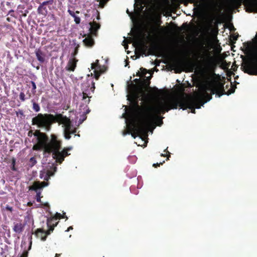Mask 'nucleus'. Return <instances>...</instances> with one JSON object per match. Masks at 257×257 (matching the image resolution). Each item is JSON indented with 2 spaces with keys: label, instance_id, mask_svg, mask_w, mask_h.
Returning a JSON list of instances; mask_svg holds the SVG:
<instances>
[{
  "label": "nucleus",
  "instance_id": "nucleus-1",
  "mask_svg": "<svg viewBox=\"0 0 257 257\" xmlns=\"http://www.w3.org/2000/svg\"><path fill=\"white\" fill-rule=\"evenodd\" d=\"M158 91L157 88L149 94H146L143 88L131 90L127 95L130 109L125 106L124 112H161L177 108L183 110L188 108L190 112H194L196 108H200L209 101L214 93L212 85L208 82L201 84L198 93L191 98L161 97Z\"/></svg>",
  "mask_w": 257,
  "mask_h": 257
},
{
  "label": "nucleus",
  "instance_id": "nucleus-2",
  "mask_svg": "<svg viewBox=\"0 0 257 257\" xmlns=\"http://www.w3.org/2000/svg\"><path fill=\"white\" fill-rule=\"evenodd\" d=\"M162 113H122L121 117L125 119L127 131L123 135L131 133L135 138L137 136L147 137L149 131L153 132L157 125L163 124Z\"/></svg>",
  "mask_w": 257,
  "mask_h": 257
},
{
  "label": "nucleus",
  "instance_id": "nucleus-3",
  "mask_svg": "<svg viewBox=\"0 0 257 257\" xmlns=\"http://www.w3.org/2000/svg\"><path fill=\"white\" fill-rule=\"evenodd\" d=\"M34 135L37 138L38 143L43 148L44 152L52 153V157L57 163L61 164L65 158L70 155L68 151L72 150L71 147L65 148L62 151H60L61 148V142L57 140L56 136L52 135L51 140L48 142L47 136L39 130L36 131Z\"/></svg>",
  "mask_w": 257,
  "mask_h": 257
},
{
  "label": "nucleus",
  "instance_id": "nucleus-4",
  "mask_svg": "<svg viewBox=\"0 0 257 257\" xmlns=\"http://www.w3.org/2000/svg\"><path fill=\"white\" fill-rule=\"evenodd\" d=\"M38 113V115L32 119V124L39 127L50 128L53 123L58 122L64 127V135L66 140L71 138V135L76 133L77 128L75 127L69 117L64 116L62 113Z\"/></svg>",
  "mask_w": 257,
  "mask_h": 257
},
{
  "label": "nucleus",
  "instance_id": "nucleus-5",
  "mask_svg": "<svg viewBox=\"0 0 257 257\" xmlns=\"http://www.w3.org/2000/svg\"><path fill=\"white\" fill-rule=\"evenodd\" d=\"M134 11L135 15L129 12L127 9V13L128 14L133 21L136 20V17L141 15V12L146 5H151V10L150 14V19L151 22L156 26H159L161 23V16L163 13L162 0H135Z\"/></svg>",
  "mask_w": 257,
  "mask_h": 257
},
{
  "label": "nucleus",
  "instance_id": "nucleus-6",
  "mask_svg": "<svg viewBox=\"0 0 257 257\" xmlns=\"http://www.w3.org/2000/svg\"><path fill=\"white\" fill-rule=\"evenodd\" d=\"M242 0H215L208 5V8L211 13L220 11L224 6L228 9H234L239 6ZM244 5L248 12L257 13V0H244Z\"/></svg>",
  "mask_w": 257,
  "mask_h": 257
},
{
  "label": "nucleus",
  "instance_id": "nucleus-7",
  "mask_svg": "<svg viewBox=\"0 0 257 257\" xmlns=\"http://www.w3.org/2000/svg\"><path fill=\"white\" fill-rule=\"evenodd\" d=\"M245 53L255 61L253 64L249 62H246L242 65L243 70L245 73L250 75H257V34L253 39L252 42H247L244 44Z\"/></svg>",
  "mask_w": 257,
  "mask_h": 257
},
{
  "label": "nucleus",
  "instance_id": "nucleus-8",
  "mask_svg": "<svg viewBox=\"0 0 257 257\" xmlns=\"http://www.w3.org/2000/svg\"><path fill=\"white\" fill-rule=\"evenodd\" d=\"M81 87L82 100L85 103H87L89 101V98L91 97L90 95L94 90V83L91 79H89L86 82H84L82 84Z\"/></svg>",
  "mask_w": 257,
  "mask_h": 257
},
{
  "label": "nucleus",
  "instance_id": "nucleus-9",
  "mask_svg": "<svg viewBox=\"0 0 257 257\" xmlns=\"http://www.w3.org/2000/svg\"><path fill=\"white\" fill-rule=\"evenodd\" d=\"M216 64L214 59L207 55L203 62V70L204 73L210 74L214 72Z\"/></svg>",
  "mask_w": 257,
  "mask_h": 257
},
{
  "label": "nucleus",
  "instance_id": "nucleus-10",
  "mask_svg": "<svg viewBox=\"0 0 257 257\" xmlns=\"http://www.w3.org/2000/svg\"><path fill=\"white\" fill-rule=\"evenodd\" d=\"M134 46L138 49H143L145 46V37L141 35H137L134 38Z\"/></svg>",
  "mask_w": 257,
  "mask_h": 257
},
{
  "label": "nucleus",
  "instance_id": "nucleus-11",
  "mask_svg": "<svg viewBox=\"0 0 257 257\" xmlns=\"http://www.w3.org/2000/svg\"><path fill=\"white\" fill-rule=\"evenodd\" d=\"M99 61L96 60L95 63L91 64V69L93 70V73L95 77L97 79L101 73L104 72V70L101 68V66L98 64Z\"/></svg>",
  "mask_w": 257,
  "mask_h": 257
},
{
  "label": "nucleus",
  "instance_id": "nucleus-12",
  "mask_svg": "<svg viewBox=\"0 0 257 257\" xmlns=\"http://www.w3.org/2000/svg\"><path fill=\"white\" fill-rule=\"evenodd\" d=\"M26 224L21 222L14 223L13 229L17 233L20 234L24 231Z\"/></svg>",
  "mask_w": 257,
  "mask_h": 257
},
{
  "label": "nucleus",
  "instance_id": "nucleus-13",
  "mask_svg": "<svg viewBox=\"0 0 257 257\" xmlns=\"http://www.w3.org/2000/svg\"><path fill=\"white\" fill-rule=\"evenodd\" d=\"M34 233L37 237L40 238L41 240L45 241L46 240L45 231L43 229L38 228Z\"/></svg>",
  "mask_w": 257,
  "mask_h": 257
},
{
  "label": "nucleus",
  "instance_id": "nucleus-14",
  "mask_svg": "<svg viewBox=\"0 0 257 257\" xmlns=\"http://www.w3.org/2000/svg\"><path fill=\"white\" fill-rule=\"evenodd\" d=\"M89 31L91 34L95 35V33L100 28L99 24L95 22H90L89 23Z\"/></svg>",
  "mask_w": 257,
  "mask_h": 257
},
{
  "label": "nucleus",
  "instance_id": "nucleus-15",
  "mask_svg": "<svg viewBox=\"0 0 257 257\" xmlns=\"http://www.w3.org/2000/svg\"><path fill=\"white\" fill-rule=\"evenodd\" d=\"M77 60L75 58L69 60L66 66L67 70L73 71L76 66Z\"/></svg>",
  "mask_w": 257,
  "mask_h": 257
},
{
  "label": "nucleus",
  "instance_id": "nucleus-16",
  "mask_svg": "<svg viewBox=\"0 0 257 257\" xmlns=\"http://www.w3.org/2000/svg\"><path fill=\"white\" fill-rule=\"evenodd\" d=\"M42 184H44V185L42 186H41V184L39 182H35L33 185L30 186L29 187V190H33L37 192L38 191V189H41L44 185H45V183L43 182Z\"/></svg>",
  "mask_w": 257,
  "mask_h": 257
},
{
  "label": "nucleus",
  "instance_id": "nucleus-17",
  "mask_svg": "<svg viewBox=\"0 0 257 257\" xmlns=\"http://www.w3.org/2000/svg\"><path fill=\"white\" fill-rule=\"evenodd\" d=\"M83 42L84 45L88 47H91L94 44V40L90 35H88Z\"/></svg>",
  "mask_w": 257,
  "mask_h": 257
},
{
  "label": "nucleus",
  "instance_id": "nucleus-18",
  "mask_svg": "<svg viewBox=\"0 0 257 257\" xmlns=\"http://www.w3.org/2000/svg\"><path fill=\"white\" fill-rule=\"evenodd\" d=\"M49 1H45L44 2H43L40 5V6L39 7L38 9V12L40 14H46L47 13V10H46V8L45 7H44V6L48 4L49 3Z\"/></svg>",
  "mask_w": 257,
  "mask_h": 257
},
{
  "label": "nucleus",
  "instance_id": "nucleus-19",
  "mask_svg": "<svg viewBox=\"0 0 257 257\" xmlns=\"http://www.w3.org/2000/svg\"><path fill=\"white\" fill-rule=\"evenodd\" d=\"M58 223V221L53 217L47 219V224L48 227L53 226L55 227Z\"/></svg>",
  "mask_w": 257,
  "mask_h": 257
},
{
  "label": "nucleus",
  "instance_id": "nucleus-20",
  "mask_svg": "<svg viewBox=\"0 0 257 257\" xmlns=\"http://www.w3.org/2000/svg\"><path fill=\"white\" fill-rule=\"evenodd\" d=\"M36 55L37 59L41 62H43L45 60L44 57L42 52L38 50L36 52Z\"/></svg>",
  "mask_w": 257,
  "mask_h": 257
},
{
  "label": "nucleus",
  "instance_id": "nucleus-21",
  "mask_svg": "<svg viewBox=\"0 0 257 257\" xmlns=\"http://www.w3.org/2000/svg\"><path fill=\"white\" fill-rule=\"evenodd\" d=\"M29 162L30 163V165L31 167L34 166L37 163V160L36 159V158L34 157L31 158L29 160Z\"/></svg>",
  "mask_w": 257,
  "mask_h": 257
},
{
  "label": "nucleus",
  "instance_id": "nucleus-22",
  "mask_svg": "<svg viewBox=\"0 0 257 257\" xmlns=\"http://www.w3.org/2000/svg\"><path fill=\"white\" fill-rule=\"evenodd\" d=\"M33 110L36 112H38L40 110V106H39V105L35 102H33Z\"/></svg>",
  "mask_w": 257,
  "mask_h": 257
},
{
  "label": "nucleus",
  "instance_id": "nucleus-23",
  "mask_svg": "<svg viewBox=\"0 0 257 257\" xmlns=\"http://www.w3.org/2000/svg\"><path fill=\"white\" fill-rule=\"evenodd\" d=\"M15 164H16V159L14 158H13L12 160L11 169H12V170L15 171L17 170V169L15 167Z\"/></svg>",
  "mask_w": 257,
  "mask_h": 257
},
{
  "label": "nucleus",
  "instance_id": "nucleus-24",
  "mask_svg": "<svg viewBox=\"0 0 257 257\" xmlns=\"http://www.w3.org/2000/svg\"><path fill=\"white\" fill-rule=\"evenodd\" d=\"M41 192L40 191H39L38 192H37V194H36V200H37V201L38 202H41Z\"/></svg>",
  "mask_w": 257,
  "mask_h": 257
},
{
  "label": "nucleus",
  "instance_id": "nucleus-25",
  "mask_svg": "<svg viewBox=\"0 0 257 257\" xmlns=\"http://www.w3.org/2000/svg\"><path fill=\"white\" fill-rule=\"evenodd\" d=\"M86 114L87 113L83 114V115H82V118H80L79 119V122H78V125H79L80 124H81L86 119V118H87Z\"/></svg>",
  "mask_w": 257,
  "mask_h": 257
},
{
  "label": "nucleus",
  "instance_id": "nucleus-26",
  "mask_svg": "<svg viewBox=\"0 0 257 257\" xmlns=\"http://www.w3.org/2000/svg\"><path fill=\"white\" fill-rule=\"evenodd\" d=\"M57 220L58 219H60L61 218H64V217L62 216V215L59 213H56V214L53 216Z\"/></svg>",
  "mask_w": 257,
  "mask_h": 257
},
{
  "label": "nucleus",
  "instance_id": "nucleus-27",
  "mask_svg": "<svg viewBox=\"0 0 257 257\" xmlns=\"http://www.w3.org/2000/svg\"><path fill=\"white\" fill-rule=\"evenodd\" d=\"M73 18H74V22L76 24H79L80 23L81 20L80 18L79 17L75 15L74 17H73Z\"/></svg>",
  "mask_w": 257,
  "mask_h": 257
},
{
  "label": "nucleus",
  "instance_id": "nucleus-28",
  "mask_svg": "<svg viewBox=\"0 0 257 257\" xmlns=\"http://www.w3.org/2000/svg\"><path fill=\"white\" fill-rule=\"evenodd\" d=\"M53 230L54 227H53V226H51L50 227H49V229L47 231H45L46 238L47 237V236L51 233V232L53 231Z\"/></svg>",
  "mask_w": 257,
  "mask_h": 257
},
{
  "label": "nucleus",
  "instance_id": "nucleus-29",
  "mask_svg": "<svg viewBox=\"0 0 257 257\" xmlns=\"http://www.w3.org/2000/svg\"><path fill=\"white\" fill-rule=\"evenodd\" d=\"M20 99L24 101L25 100V94L24 92H21L20 94Z\"/></svg>",
  "mask_w": 257,
  "mask_h": 257
},
{
  "label": "nucleus",
  "instance_id": "nucleus-30",
  "mask_svg": "<svg viewBox=\"0 0 257 257\" xmlns=\"http://www.w3.org/2000/svg\"><path fill=\"white\" fill-rule=\"evenodd\" d=\"M41 149H43V148L40 147L39 143H38L37 145H34L33 147V149L34 150H39Z\"/></svg>",
  "mask_w": 257,
  "mask_h": 257
},
{
  "label": "nucleus",
  "instance_id": "nucleus-31",
  "mask_svg": "<svg viewBox=\"0 0 257 257\" xmlns=\"http://www.w3.org/2000/svg\"><path fill=\"white\" fill-rule=\"evenodd\" d=\"M28 251L27 250H24L22 254L21 255L20 257H28Z\"/></svg>",
  "mask_w": 257,
  "mask_h": 257
},
{
  "label": "nucleus",
  "instance_id": "nucleus-32",
  "mask_svg": "<svg viewBox=\"0 0 257 257\" xmlns=\"http://www.w3.org/2000/svg\"><path fill=\"white\" fill-rule=\"evenodd\" d=\"M99 4L102 7H103L104 4L108 1V0H99Z\"/></svg>",
  "mask_w": 257,
  "mask_h": 257
},
{
  "label": "nucleus",
  "instance_id": "nucleus-33",
  "mask_svg": "<svg viewBox=\"0 0 257 257\" xmlns=\"http://www.w3.org/2000/svg\"><path fill=\"white\" fill-rule=\"evenodd\" d=\"M68 13L72 17H74V16L75 15V13L70 9L68 10Z\"/></svg>",
  "mask_w": 257,
  "mask_h": 257
},
{
  "label": "nucleus",
  "instance_id": "nucleus-34",
  "mask_svg": "<svg viewBox=\"0 0 257 257\" xmlns=\"http://www.w3.org/2000/svg\"><path fill=\"white\" fill-rule=\"evenodd\" d=\"M6 209L7 210L10 211V212H12L13 211V207L8 205L6 206Z\"/></svg>",
  "mask_w": 257,
  "mask_h": 257
},
{
  "label": "nucleus",
  "instance_id": "nucleus-35",
  "mask_svg": "<svg viewBox=\"0 0 257 257\" xmlns=\"http://www.w3.org/2000/svg\"><path fill=\"white\" fill-rule=\"evenodd\" d=\"M164 163V161H163V163H156V164H154L153 165V166L155 168H157L158 167H159L160 166V165H162L163 163Z\"/></svg>",
  "mask_w": 257,
  "mask_h": 257
},
{
  "label": "nucleus",
  "instance_id": "nucleus-36",
  "mask_svg": "<svg viewBox=\"0 0 257 257\" xmlns=\"http://www.w3.org/2000/svg\"><path fill=\"white\" fill-rule=\"evenodd\" d=\"M123 46L124 47L125 49L126 50L128 48V46L126 44V41L125 40H123Z\"/></svg>",
  "mask_w": 257,
  "mask_h": 257
},
{
  "label": "nucleus",
  "instance_id": "nucleus-37",
  "mask_svg": "<svg viewBox=\"0 0 257 257\" xmlns=\"http://www.w3.org/2000/svg\"><path fill=\"white\" fill-rule=\"evenodd\" d=\"M31 83L32 85L33 89L35 90L36 89V85L34 81H31Z\"/></svg>",
  "mask_w": 257,
  "mask_h": 257
},
{
  "label": "nucleus",
  "instance_id": "nucleus-38",
  "mask_svg": "<svg viewBox=\"0 0 257 257\" xmlns=\"http://www.w3.org/2000/svg\"><path fill=\"white\" fill-rule=\"evenodd\" d=\"M53 174V173L51 171H47V175L48 176H52Z\"/></svg>",
  "mask_w": 257,
  "mask_h": 257
},
{
  "label": "nucleus",
  "instance_id": "nucleus-39",
  "mask_svg": "<svg viewBox=\"0 0 257 257\" xmlns=\"http://www.w3.org/2000/svg\"><path fill=\"white\" fill-rule=\"evenodd\" d=\"M43 205H44L45 206L47 207H48V208H49V207H50L49 204V203H48V202H46V203H44V204H43Z\"/></svg>",
  "mask_w": 257,
  "mask_h": 257
},
{
  "label": "nucleus",
  "instance_id": "nucleus-40",
  "mask_svg": "<svg viewBox=\"0 0 257 257\" xmlns=\"http://www.w3.org/2000/svg\"><path fill=\"white\" fill-rule=\"evenodd\" d=\"M141 70H142V74L141 75V76H142V75H145V73L144 71H146V70L145 69H141Z\"/></svg>",
  "mask_w": 257,
  "mask_h": 257
},
{
  "label": "nucleus",
  "instance_id": "nucleus-41",
  "mask_svg": "<svg viewBox=\"0 0 257 257\" xmlns=\"http://www.w3.org/2000/svg\"><path fill=\"white\" fill-rule=\"evenodd\" d=\"M73 227L72 226L69 227L66 230V231H69L70 230L72 229Z\"/></svg>",
  "mask_w": 257,
  "mask_h": 257
},
{
  "label": "nucleus",
  "instance_id": "nucleus-42",
  "mask_svg": "<svg viewBox=\"0 0 257 257\" xmlns=\"http://www.w3.org/2000/svg\"><path fill=\"white\" fill-rule=\"evenodd\" d=\"M27 205L28 206H31L33 205V203H32L31 202H29Z\"/></svg>",
  "mask_w": 257,
  "mask_h": 257
},
{
  "label": "nucleus",
  "instance_id": "nucleus-43",
  "mask_svg": "<svg viewBox=\"0 0 257 257\" xmlns=\"http://www.w3.org/2000/svg\"><path fill=\"white\" fill-rule=\"evenodd\" d=\"M32 133H32V131H30V132L28 133V136H29L31 137V136H32Z\"/></svg>",
  "mask_w": 257,
  "mask_h": 257
},
{
  "label": "nucleus",
  "instance_id": "nucleus-44",
  "mask_svg": "<svg viewBox=\"0 0 257 257\" xmlns=\"http://www.w3.org/2000/svg\"><path fill=\"white\" fill-rule=\"evenodd\" d=\"M89 111H90V110L88 108H86V110H84V111L83 112L87 113V112H89Z\"/></svg>",
  "mask_w": 257,
  "mask_h": 257
},
{
  "label": "nucleus",
  "instance_id": "nucleus-45",
  "mask_svg": "<svg viewBox=\"0 0 257 257\" xmlns=\"http://www.w3.org/2000/svg\"><path fill=\"white\" fill-rule=\"evenodd\" d=\"M62 216H63V217H64V218H66V219H68V217L66 216V215H65V213H64L63 214V215H62Z\"/></svg>",
  "mask_w": 257,
  "mask_h": 257
},
{
  "label": "nucleus",
  "instance_id": "nucleus-46",
  "mask_svg": "<svg viewBox=\"0 0 257 257\" xmlns=\"http://www.w3.org/2000/svg\"><path fill=\"white\" fill-rule=\"evenodd\" d=\"M61 254H59V253H56L55 254V257H59L60 255H61Z\"/></svg>",
  "mask_w": 257,
  "mask_h": 257
},
{
  "label": "nucleus",
  "instance_id": "nucleus-47",
  "mask_svg": "<svg viewBox=\"0 0 257 257\" xmlns=\"http://www.w3.org/2000/svg\"><path fill=\"white\" fill-rule=\"evenodd\" d=\"M234 91H235V89L232 88L231 89V92L230 93H233L234 92Z\"/></svg>",
  "mask_w": 257,
  "mask_h": 257
},
{
  "label": "nucleus",
  "instance_id": "nucleus-48",
  "mask_svg": "<svg viewBox=\"0 0 257 257\" xmlns=\"http://www.w3.org/2000/svg\"><path fill=\"white\" fill-rule=\"evenodd\" d=\"M164 152H166V153H168L169 154L168 157L170 156V153L168 151H167V149L165 150Z\"/></svg>",
  "mask_w": 257,
  "mask_h": 257
},
{
  "label": "nucleus",
  "instance_id": "nucleus-49",
  "mask_svg": "<svg viewBox=\"0 0 257 257\" xmlns=\"http://www.w3.org/2000/svg\"><path fill=\"white\" fill-rule=\"evenodd\" d=\"M31 244H32V241H30V245L29 248H31Z\"/></svg>",
  "mask_w": 257,
  "mask_h": 257
},
{
  "label": "nucleus",
  "instance_id": "nucleus-50",
  "mask_svg": "<svg viewBox=\"0 0 257 257\" xmlns=\"http://www.w3.org/2000/svg\"><path fill=\"white\" fill-rule=\"evenodd\" d=\"M161 156L165 157L166 156L163 154H161Z\"/></svg>",
  "mask_w": 257,
  "mask_h": 257
},
{
  "label": "nucleus",
  "instance_id": "nucleus-51",
  "mask_svg": "<svg viewBox=\"0 0 257 257\" xmlns=\"http://www.w3.org/2000/svg\"><path fill=\"white\" fill-rule=\"evenodd\" d=\"M76 13L79 14V12L78 11H76Z\"/></svg>",
  "mask_w": 257,
  "mask_h": 257
},
{
  "label": "nucleus",
  "instance_id": "nucleus-52",
  "mask_svg": "<svg viewBox=\"0 0 257 257\" xmlns=\"http://www.w3.org/2000/svg\"><path fill=\"white\" fill-rule=\"evenodd\" d=\"M97 20H99V17H97Z\"/></svg>",
  "mask_w": 257,
  "mask_h": 257
},
{
  "label": "nucleus",
  "instance_id": "nucleus-53",
  "mask_svg": "<svg viewBox=\"0 0 257 257\" xmlns=\"http://www.w3.org/2000/svg\"><path fill=\"white\" fill-rule=\"evenodd\" d=\"M127 66V64L126 63V64H125V66L126 67V66Z\"/></svg>",
  "mask_w": 257,
  "mask_h": 257
},
{
  "label": "nucleus",
  "instance_id": "nucleus-54",
  "mask_svg": "<svg viewBox=\"0 0 257 257\" xmlns=\"http://www.w3.org/2000/svg\"><path fill=\"white\" fill-rule=\"evenodd\" d=\"M113 85L112 84H111V87H113Z\"/></svg>",
  "mask_w": 257,
  "mask_h": 257
}]
</instances>
